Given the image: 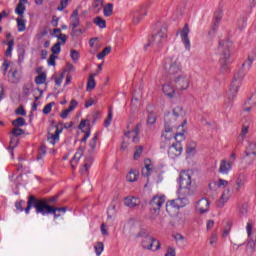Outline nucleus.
<instances>
[{
  "instance_id": "obj_16",
  "label": "nucleus",
  "mask_w": 256,
  "mask_h": 256,
  "mask_svg": "<svg viewBox=\"0 0 256 256\" xmlns=\"http://www.w3.org/2000/svg\"><path fill=\"white\" fill-rule=\"evenodd\" d=\"M164 204H165V195H156L150 201V205L153 211H155V213H159V211L161 210V207H163Z\"/></svg>"
},
{
  "instance_id": "obj_21",
  "label": "nucleus",
  "mask_w": 256,
  "mask_h": 256,
  "mask_svg": "<svg viewBox=\"0 0 256 256\" xmlns=\"http://www.w3.org/2000/svg\"><path fill=\"white\" fill-rule=\"evenodd\" d=\"M231 197V190L227 188L223 191L222 196L218 202V207H224L225 203L229 201V198Z\"/></svg>"
},
{
  "instance_id": "obj_44",
  "label": "nucleus",
  "mask_w": 256,
  "mask_h": 256,
  "mask_svg": "<svg viewBox=\"0 0 256 256\" xmlns=\"http://www.w3.org/2000/svg\"><path fill=\"white\" fill-rule=\"evenodd\" d=\"M221 19H223V13L222 12H215L214 21H213L212 25H215L216 27H219V23H221Z\"/></svg>"
},
{
  "instance_id": "obj_52",
  "label": "nucleus",
  "mask_w": 256,
  "mask_h": 256,
  "mask_svg": "<svg viewBox=\"0 0 256 256\" xmlns=\"http://www.w3.org/2000/svg\"><path fill=\"white\" fill-rule=\"evenodd\" d=\"M173 115L174 117H181V115H183V107L181 106H176L173 109Z\"/></svg>"
},
{
  "instance_id": "obj_24",
  "label": "nucleus",
  "mask_w": 256,
  "mask_h": 256,
  "mask_svg": "<svg viewBox=\"0 0 256 256\" xmlns=\"http://www.w3.org/2000/svg\"><path fill=\"white\" fill-rule=\"evenodd\" d=\"M256 59V53L254 55H248L247 60L242 64V67L245 71H251V67H253V61Z\"/></svg>"
},
{
  "instance_id": "obj_26",
  "label": "nucleus",
  "mask_w": 256,
  "mask_h": 256,
  "mask_svg": "<svg viewBox=\"0 0 256 256\" xmlns=\"http://www.w3.org/2000/svg\"><path fill=\"white\" fill-rule=\"evenodd\" d=\"M17 27H18V32L23 33L25 29H27V20L25 17H18L16 19Z\"/></svg>"
},
{
  "instance_id": "obj_31",
  "label": "nucleus",
  "mask_w": 256,
  "mask_h": 256,
  "mask_svg": "<svg viewBox=\"0 0 256 256\" xmlns=\"http://www.w3.org/2000/svg\"><path fill=\"white\" fill-rule=\"evenodd\" d=\"M95 77H97V74H90L87 83V91H93V89H95Z\"/></svg>"
},
{
  "instance_id": "obj_19",
  "label": "nucleus",
  "mask_w": 256,
  "mask_h": 256,
  "mask_svg": "<svg viewBox=\"0 0 256 256\" xmlns=\"http://www.w3.org/2000/svg\"><path fill=\"white\" fill-rule=\"evenodd\" d=\"M125 207H129V209H134V207H139L141 205V200L135 196H127L124 198Z\"/></svg>"
},
{
  "instance_id": "obj_1",
  "label": "nucleus",
  "mask_w": 256,
  "mask_h": 256,
  "mask_svg": "<svg viewBox=\"0 0 256 256\" xmlns=\"http://www.w3.org/2000/svg\"><path fill=\"white\" fill-rule=\"evenodd\" d=\"M233 43L229 40H221L218 46V54L220 56V73H227L229 71V65L233 63L231 59V48Z\"/></svg>"
},
{
  "instance_id": "obj_49",
  "label": "nucleus",
  "mask_w": 256,
  "mask_h": 256,
  "mask_svg": "<svg viewBox=\"0 0 256 256\" xmlns=\"http://www.w3.org/2000/svg\"><path fill=\"white\" fill-rule=\"evenodd\" d=\"M217 29H219V26H215L214 24H212V26L208 32V37L210 39H213V37H215V35H217Z\"/></svg>"
},
{
  "instance_id": "obj_53",
  "label": "nucleus",
  "mask_w": 256,
  "mask_h": 256,
  "mask_svg": "<svg viewBox=\"0 0 256 256\" xmlns=\"http://www.w3.org/2000/svg\"><path fill=\"white\" fill-rule=\"evenodd\" d=\"M53 105H55V102H51V103L47 104V105L43 108V113H44V115H49V113H51V109H53Z\"/></svg>"
},
{
  "instance_id": "obj_35",
  "label": "nucleus",
  "mask_w": 256,
  "mask_h": 256,
  "mask_svg": "<svg viewBox=\"0 0 256 256\" xmlns=\"http://www.w3.org/2000/svg\"><path fill=\"white\" fill-rule=\"evenodd\" d=\"M195 149H197V143L189 142L186 147V153L188 155H195Z\"/></svg>"
},
{
  "instance_id": "obj_59",
  "label": "nucleus",
  "mask_w": 256,
  "mask_h": 256,
  "mask_svg": "<svg viewBox=\"0 0 256 256\" xmlns=\"http://www.w3.org/2000/svg\"><path fill=\"white\" fill-rule=\"evenodd\" d=\"M67 5H69V0H60V5L58 6V11H63Z\"/></svg>"
},
{
  "instance_id": "obj_28",
  "label": "nucleus",
  "mask_w": 256,
  "mask_h": 256,
  "mask_svg": "<svg viewBox=\"0 0 256 256\" xmlns=\"http://www.w3.org/2000/svg\"><path fill=\"white\" fill-rule=\"evenodd\" d=\"M8 79L11 83H19V74L16 69L9 70Z\"/></svg>"
},
{
  "instance_id": "obj_22",
  "label": "nucleus",
  "mask_w": 256,
  "mask_h": 256,
  "mask_svg": "<svg viewBox=\"0 0 256 256\" xmlns=\"http://www.w3.org/2000/svg\"><path fill=\"white\" fill-rule=\"evenodd\" d=\"M77 105L78 103L76 102V100H71L69 107L64 111H62L60 117L62 119H67V117L69 116V113H71V111H73L75 107H77Z\"/></svg>"
},
{
  "instance_id": "obj_11",
  "label": "nucleus",
  "mask_w": 256,
  "mask_h": 256,
  "mask_svg": "<svg viewBox=\"0 0 256 256\" xmlns=\"http://www.w3.org/2000/svg\"><path fill=\"white\" fill-rule=\"evenodd\" d=\"M39 201H42V199H37L34 195H30L28 197L27 207L23 208V204L25 203V200H18L15 202V208L20 211V213H23V211L26 213V215H29L31 212V209H35V204L39 203Z\"/></svg>"
},
{
  "instance_id": "obj_12",
  "label": "nucleus",
  "mask_w": 256,
  "mask_h": 256,
  "mask_svg": "<svg viewBox=\"0 0 256 256\" xmlns=\"http://www.w3.org/2000/svg\"><path fill=\"white\" fill-rule=\"evenodd\" d=\"M133 118L129 119L128 125H127V129L128 131L125 132V137L127 139H131L132 138V143H139V129H141V123H138L135 126H131L133 125Z\"/></svg>"
},
{
  "instance_id": "obj_54",
  "label": "nucleus",
  "mask_w": 256,
  "mask_h": 256,
  "mask_svg": "<svg viewBox=\"0 0 256 256\" xmlns=\"http://www.w3.org/2000/svg\"><path fill=\"white\" fill-rule=\"evenodd\" d=\"M70 57L74 63H77L79 61V52L77 50H71Z\"/></svg>"
},
{
  "instance_id": "obj_47",
  "label": "nucleus",
  "mask_w": 256,
  "mask_h": 256,
  "mask_svg": "<svg viewBox=\"0 0 256 256\" xmlns=\"http://www.w3.org/2000/svg\"><path fill=\"white\" fill-rule=\"evenodd\" d=\"M53 55H59L61 53V42H57L51 48Z\"/></svg>"
},
{
  "instance_id": "obj_27",
  "label": "nucleus",
  "mask_w": 256,
  "mask_h": 256,
  "mask_svg": "<svg viewBox=\"0 0 256 256\" xmlns=\"http://www.w3.org/2000/svg\"><path fill=\"white\" fill-rule=\"evenodd\" d=\"M85 152V148L80 147L77 152L75 153L74 157L71 160V167L72 169H75V164L73 163H77L79 161V159H81V157H83V153Z\"/></svg>"
},
{
  "instance_id": "obj_37",
  "label": "nucleus",
  "mask_w": 256,
  "mask_h": 256,
  "mask_svg": "<svg viewBox=\"0 0 256 256\" xmlns=\"http://www.w3.org/2000/svg\"><path fill=\"white\" fill-rule=\"evenodd\" d=\"M92 7L94 9V13H99L103 8V0H94Z\"/></svg>"
},
{
  "instance_id": "obj_8",
  "label": "nucleus",
  "mask_w": 256,
  "mask_h": 256,
  "mask_svg": "<svg viewBox=\"0 0 256 256\" xmlns=\"http://www.w3.org/2000/svg\"><path fill=\"white\" fill-rule=\"evenodd\" d=\"M137 237H144L142 240L143 249H148V251H159L161 249V242L152 236L145 234V232L138 233Z\"/></svg>"
},
{
  "instance_id": "obj_41",
  "label": "nucleus",
  "mask_w": 256,
  "mask_h": 256,
  "mask_svg": "<svg viewBox=\"0 0 256 256\" xmlns=\"http://www.w3.org/2000/svg\"><path fill=\"white\" fill-rule=\"evenodd\" d=\"M130 15L132 17V23H134V25H139V23H141V14H139L138 12H131Z\"/></svg>"
},
{
  "instance_id": "obj_38",
  "label": "nucleus",
  "mask_w": 256,
  "mask_h": 256,
  "mask_svg": "<svg viewBox=\"0 0 256 256\" xmlns=\"http://www.w3.org/2000/svg\"><path fill=\"white\" fill-rule=\"evenodd\" d=\"M94 23L97 25V27H99L100 29H105V27H107V22L101 18V17H96L94 19Z\"/></svg>"
},
{
  "instance_id": "obj_61",
  "label": "nucleus",
  "mask_w": 256,
  "mask_h": 256,
  "mask_svg": "<svg viewBox=\"0 0 256 256\" xmlns=\"http://www.w3.org/2000/svg\"><path fill=\"white\" fill-rule=\"evenodd\" d=\"M57 39H59L62 43L61 45H65L67 43V35L65 34H58L56 35Z\"/></svg>"
},
{
  "instance_id": "obj_60",
  "label": "nucleus",
  "mask_w": 256,
  "mask_h": 256,
  "mask_svg": "<svg viewBox=\"0 0 256 256\" xmlns=\"http://www.w3.org/2000/svg\"><path fill=\"white\" fill-rule=\"evenodd\" d=\"M47 153V147L41 146L37 159H43V156Z\"/></svg>"
},
{
  "instance_id": "obj_5",
  "label": "nucleus",
  "mask_w": 256,
  "mask_h": 256,
  "mask_svg": "<svg viewBox=\"0 0 256 256\" xmlns=\"http://www.w3.org/2000/svg\"><path fill=\"white\" fill-rule=\"evenodd\" d=\"M193 192H185L182 190L178 191V198L175 200H170L166 203V208L173 207L174 209H181L182 207H187L189 205L190 195H193Z\"/></svg>"
},
{
  "instance_id": "obj_33",
  "label": "nucleus",
  "mask_w": 256,
  "mask_h": 256,
  "mask_svg": "<svg viewBox=\"0 0 256 256\" xmlns=\"http://www.w3.org/2000/svg\"><path fill=\"white\" fill-rule=\"evenodd\" d=\"M246 157H249L250 155H254L256 157V143L252 142L249 144L245 151Z\"/></svg>"
},
{
  "instance_id": "obj_10",
  "label": "nucleus",
  "mask_w": 256,
  "mask_h": 256,
  "mask_svg": "<svg viewBox=\"0 0 256 256\" xmlns=\"http://www.w3.org/2000/svg\"><path fill=\"white\" fill-rule=\"evenodd\" d=\"M175 139V134H173V127L169 125V123H165L164 126V132L162 133V140L160 144L161 149H165L166 147H170V145H173V142Z\"/></svg>"
},
{
  "instance_id": "obj_9",
  "label": "nucleus",
  "mask_w": 256,
  "mask_h": 256,
  "mask_svg": "<svg viewBox=\"0 0 256 256\" xmlns=\"http://www.w3.org/2000/svg\"><path fill=\"white\" fill-rule=\"evenodd\" d=\"M173 83L177 91H187V88L191 85V75L182 72L173 79Z\"/></svg>"
},
{
  "instance_id": "obj_55",
  "label": "nucleus",
  "mask_w": 256,
  "mask_h": 256,
  "mask_svg": "<svg viewBox=\"0 0 256 256\" xmlns=\"http://www.w3.org/2000/svg\"><path fill=\"white\" fill-rule=\"evenodd\" d=\"M164 256H177L175 247H173V246L168 247L166 250V254Z\"/></svg>"
},
{
  "instance_id": "obj_62",
  "label": "nucleus",
  "mask_w": 256,
  "mask_h": 256,
  "mask_svg": "<svg viewBox=\"0 0 256 256\" xmlns=\"http://www.w3.org/2000/svg\"><path fill=\"white\" fill-rule=\"evenodd\" d=\"M57 59V56L55 54L50 55L48 59V65H51L52 67H55V60Z\"/></svg>"
},
{
  "instance_id": "obj_25",
  "label": "nucleus",
  "mask_w": 256,
  "mask_h": 256,
  "mask_svg": "<svg viewBox=\"0 0 256 256\" xmlns=\"http://www.w3.org/2000/svg\"><path fill=\"white\" fill-rule=\"evenodd\" d=\"M92 163H93V157L89 156L85 159L84 166L80 170L81 175H87V173H89V168L91 167Z\"/></svg>"
},
{
  "instance_id": "obj_30",
  "label": "nucleus",
  "mask_w": 256,
  "mask_h": 256,
  "mask_svg": "<svg viewBox=\"0 0 256 256\" xmlns=\"http://www.w3.org/2000/svg\"><path fill=\"white\" fill-rule=\"evenodd\" d=\"M162 91L167 95V97L170 98L173 97V95H175V88H173L171 84H164L162 87Z\"/></svg>"
},
{
  "instance_id": "obj_17",
  "label": "nucleus",
  "mask_w": 256,
  "mask_h": 256,
  "mask_svg": "<svg viewBox=\"0 0 256 256\" xmlns=\"http://www.w3.org/2000/svg\"><path fill=\"white\" fill-rule=\"evenodd\" d=\"M245 183H247V175L245 173H239L234 183L235 193H239L245 187Z\"/></svg>"
},
{
  "instance_id": "obj_63",
  "label": "nucleus",
  "mask_w": 256,
  "mask_h": 256,
  "mask_svg": "<svg viewBox=\"0 0 256 256\" xmlns=\"http://www.w3.org/2000/svg\"><path fill=\"white\" fill-rule=\"evenodd\" d=\"M246 231L248 233V237H251V231H253V222L249 221L246 226Z\"/></svg>"
},
{
  "instance_id": "obj_34",
  "label": "nucleus",
  "mask_w": 256,
  "mask_h": 256,
  "mask_svg": "<svg viewBox=\"0 0 256 256\" xmlns=\"http://www.w3.org/2000/svg\"><path fill=\"white\" fill-rule=\"evenodd\" d=\"M25 9V5L18 3L15 9L16 15H18V17H25Z\"/></svg>"
},
{
  "instance_id": "obj_6",
  "label": "nucleus",
  "mask_w": 256,
  "mask_h": 256,
  "mask_svg": "<svg viewBox=\"0 0 256 256\" xmlns=\"http://www.w3.org/2000/svg\"><path fill=\"white\" fill-rule=\"evenodd\" d=\"M191 175H193V172L191 170H183L180 172L179 176V191H184L188 193H195V188L192 185L191 181Z\"/></svg>"
},
{
  "instance_id": "obj_51",
  "label": "nucleus",
  "mask_w": 256,
  "mask_h": 256,
  "mask_svg": "<svg viewBox=\"0 0 256 256\" xmlns=\"http://www.w3.org/2000/svg\"><path fill=\"white\" fill-rule=\"evenodd\" d=\"M12 135L15 137H19L20 135H25V130L19 128V127H14L12 130Z\"/></svg>"
},
{
  "instance_id": "obj_14",
  "label": "nucleus",
  "mask_w": 256,
  "mask_h": 256,
  "mask_svg": "<svg viewBox=\"0 0 256 256\" xmlns=\"http://www.w3.org/2000/svg\"><path fill=\"white\" fill-rule=\"evenodd\" d=\"M183 153V146L180 141L172 142L168 148V157L170 159H177Z\"/></svg>"
},
{
  "instance_id": "obj_29",
  "label": "nucleus",
  "mask_w": 256,
  "mask_h": 256,
  "mask_svg": "<svg viewBox=\"0 0 256 256\" xmlns=\"http://www.w3.org/2000/svg\"><path fill=\"white\" fill-rule=\"evenodd\" d=\"M247 133H249V126L243 124L240 135L237 138L238 143H243V141H245V137H247Z\"/></svg>"
},
{
  "instance_id": "obj_64",
  "label": "nucleus",
  "mask_w": 256,
  "mask_h": 256,
  "mask_svg": "<svg viewBox=\"0 0 256 256\" xmlns=\"http://www.w3.org/2000/svg\"><path fill=\"white\" fill-rule=\"evenodd\" d=\"M15 113H16V115H22L23 117H25V115H27V112L25 111V109L23 107H19L18 109H16Z\"/></svg>"
},
{
  "instance_id": "obj_45",
  "label": "nucleus",
  "mask_w": 256,
  "mask_h": 256,
  "mask_svg": "<svg viewBox=\"0 0 256 256\" xmlns=\"http://www.w3.org/2000/svg\"><path fill=\"white\" fill-rule=\"evenodd\" d=\"M113 121V110L109 108L108 116L104 121V127H109L111 125V122Z\"/></svg>"
},
{
  "instance_id": "obj_43",
  "label": "nucleus",
  "mask_w": 256,
  "mask_h": 256,
  "mask_svg": "<svg viewBox=\"0 0 256 256\" xmlns=\"http://www.w3.org/2000/svg\"><path fill=\"white\" fill-rule=\"evenodd\" d=\"M94 249H95L96 255L100 256L105 249V245L103 244V242H97L96 245L94 246Z\"/></svg>"
},
{
  "instance_id": "obj_23",
  "label": "nucleus",
  "mask_w": 256,
  "mask_h": 256,
  "mask_svg": "<svg viewBox=\"0 0 256 256\" xmlns=\"http://www.w3.org/2000/svg\"><path fill=\"white\" fill-rule=\"evenodd\" d=\"M78 25H79V11L74 10L71 15V23H70V26L72 27V31L75 32V29H77Z\"/></svg>"
},
{
  "instance_id": "obj_42",
  "label": "nucleus",
  "mask_w": 256,
  "mask_h": 256,
  "mask_svg": "<svg viewBox=\"0 0 256 256\" xmlns=\"http://www.w3.org/2000/svg\"><path fill=\"white\" fill-rule=\"evenodd\" d=\"M46 81H47V75L45 73H41L35 78L36 85H43V83H45Z\"/></svg>"
},
{
  "instance_id": "obj_20",
  "label": "nucleus",
  "mask_w": 256,
  "mask_h": 256,
  "mask_svg": "<svg viewBox=\"0 0 256 256\" xmlns=\"http://www.w3.org/2000/svg\"><path fill=\"white\" fill-rule=\"evenodd\" d=\"M61 133H63V128L59 129V126H56L55 133L54 134H51V133L48 134V141L52 145H55V143H57V141H59V135H61Z\"/></svg>"
},
{
  "instance_id": "obj_36",
  "label": "nucleus",
  "mask_w": 256,
  "mask_h": 256,
  "mask_svg": "<svg viewBox=\"0 0 256 256\" xmlns=\"http://www.w3.org/2000/svg\"><path fill=\"white\" fill-rule=\"evenodd\" d=\"M15 45V38H11L10 40H8L7 42V50H6V57H11V53L13 51V47Z\"/></svg>"
},
{
  "instance_id": "obj_15",
  "label": "nucleus",
  "mask_w": 256,
  "mask_h": 256,
  "mask_svg": "<svg viewBox=\"0 0 256 256\" xmlns=\"http://www.w3.org/2000/svg\"><path fill=\"white\" fill-rule=\"evenodd\" d=\"M189 33H191V30L189 29V24H185L183 29L180 30V36L186 51H191V40H189Z\"/></svg>"
},
{
  "instance_id": "obj_13",
  "label": "nucleus",
  "mask_w": 256,
  "mask_h": 256,
  "mask_svg": "<svg viewBox=\"0 0 256 256\" xmlns=\"http://www.w3.org/2000/svg\"><path fill=\"white\" fill-rule=\"evenodd\" d=\"M235 159H237V155L235 152H233L230 155V159L228 161L221 160L220 167H219V173H222L223 175H227L231 169H233V163H235Z\"/></svg>"
},
{
  "instance_id": "obj_48",
  "label": "nucleus",
  "mask_w": 256,
  "mask_h": 256,
  "mask_svg": "<svg viewBox=\"0 0 256 256\" xmlns=\"http://www.w3.org/2000/svg\"><path fill=\"white\" fill-rule=\"evenodd\" d=\"M97 139H99V135L96 133L89 143L91 151H95V147H97Z\"/></svg>"
},
{
  "instance_id": "obj_18",
  "label": "nucleus",
  "mask_w": 256,
  "mask_h": 256,
  "mask_svg": "<svg viewBox=\"0 0 256 256\" xmlns=\"http://www.w3.org/2000/svg\"><path fill=\"white\" fill-rule=\"evenodd\" d=\"M209 200L207 198H201L196 203V211L203 215L204 213H207L209 211Z\"/></svg>"
},
{
  "instance_id": "obj_2",
  "label": "nucleus",
  "mask_w": 256,
  "mask_h": 256,
  "mask_svg": "<svg viewBox=\"0 0 256 256\" xmlns=\"http://www.w3.org/2000/svg\"><path fill=\"white\" fill-rule=\"evenodd\" d=\"M36 213L40 215H53L54 219L61 217L58 213H67V207H54L47 203L44 199L35 204Z\"/></svg>"
},
{
  "instance_id": "obj_57",
  "label": "nucleus",
  "mask_w": 256,
  "mask_h": 256,
  "mask_svg": "<svg viewBox=\"0 0 256 256\" xmlns=\"http://www.w3.org/2000/svg\"><path fill=\"white\" fill-rule=\"evenodd\" d=\"M245 27H247V19L242 18L238 21V29H240V31H243Z\"/></svg>"
},
{
  "instance_id": "obj_40",
  "label": "nucleus",
  "mask_w": 256,
  "mask_h": 256,
  "mask_svg": "<svg viewBox=\"0 0 256 256\" xmlns=\"http://www.w3.org/2000/svg\"><path fill=\"white\" fill-rule=\"evenodd\" d=\"M113 15V4L108 3L104 6V17H111Z\"/></svg>"
},
{
  "instance_id": "obj_32",
  "label": "nucleus",
  "mask_w": 256,
  "mask_h": 256,
  "mask_svg": "<svg viewBox=\"0 0 256 256\" xmlns=\"http://www.w3.org/2000/svg\"><path fill=\"white\" fill-rule=\"evenodd\" d=\"M137 177H139V171L131 170L128 175L126 176L127 181L130 183H135L137 181Z\"/></svg>"
},
{
  "instance_id": "obj_46",
  "label": "nucleus",
  "mask_w": 256,
  "mask_h": 256,
  "mask_svg": "<svg viewBox=\"0 0 256 256\" xmlns=\"http://www.w3.org/2000/svg\"><path fill=\"white\" fill-rule=\"evenodd\" d=\"M12 125L14 126V127H23V125H25V118H23V117H18L16 120H14L13 122H12Z\"/></svg>"
},
{
  "instance_id": "obj_7",
  "label": "nucleus",
  "mask_w": 256,
  "mask_h": 256,
  "mask_svg": "<svg viewBox=\"0 0 256 256\" xmlns=\"http://www.w3.org/2000/svg\"><path fill=\"white\" fill-rule=\"evenodd\" d=\"M152 47L161 49L167 43V24H160L158 31L152 36Z\"/></svg>"
},
{
  "instance_id": "obj_4",
  "label": "nucleus",
  "mask_w": 256,
  "mask_h": 256,
  "mask_svg": "<svg viewBox=\"0 0 256 256\" xmlns=\"http://www.w3.org/2000/svg\"><path fill=\"white\" fill-rule=\"evenodd\" d=\"M183 66L181 65V61L178 56H168L164 60V71L167 75H177L181 73Z\"/></svg>"
},
{
  "instance_id": "obj_58",
  "label": "nucleus",
  "mask_w": 256,
  "mask_h": 256,
  "mask_svg": "<svg viewBox=\"0 0 256 256\" xmlns=\"http://www.w3.org/2000/svg\"><path fill=\"white\" fill-rule=\"evenodd\" d=\"M156 121H157V117L155 116V114L150 113L148 115V124L149 125H155Z\"/></svg>"
},
{
  "instance_id": "obj_39",
  "label": "nucleus",
  "mask_w": 256,
  "mask_h": 256,
  "mask_svg": "<svg viewBox=\"0 0 256 256\" xmlns=\"http://www.w3.org/2000/svg\"><path fill=\"white\" fill-rule=\"evenodd\" d=\"M111 53V46L105 47L100 53L97 54V59H105Z\"/></svg>"
},
{
  "instance_id": "obj_3",
  "label": "nucleus",
  "mask_w": 256,
  "mask_h": 256,
  "mask_svg": "<svg viewBox=\"0 0 256 256\" xmlns=\"http://www.w3.org/2000/svg\"><path fill=\"white\" fill-rule=\"evenodd\" d=\"M243 79H245V74L241 71L234 75L230 89L226 92L225 105L227 108L231 107L235 97H237V91H239Z\"/></svg>"
},
{
  "instance_id": "obj_56",
  "label": "nucleus",
  "mask_w": 256,
  "mask_h": 256,
  "mask_svg": "<svg viewBox=\"0 0 256 256\" xmlns=\"http://www.w3.org/2000/svg\"><path fill=\"white\" fill-rule=\"evenodd\" d=\"M143 177H149L151 175V167L147 164L144 168H142Z\"/></svg>"
},
{
  "instance_id": "obj_50",
  "label": "nucleus",
  "mask_w": 256,
  "mask_h": 256,
  "mask_svg": "<svg viewBox=\"0 0 256 256\" xmlns=\"http://www.w3.org/2000/svg\"><path fill=\"white\" fill-rule=\"evenodd\" d=\"M143 155V146H137L134 152V159L137 160Z\"/></svg>"
}]
</instances>
